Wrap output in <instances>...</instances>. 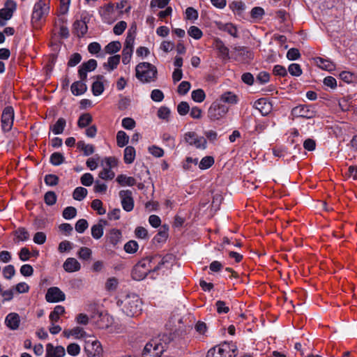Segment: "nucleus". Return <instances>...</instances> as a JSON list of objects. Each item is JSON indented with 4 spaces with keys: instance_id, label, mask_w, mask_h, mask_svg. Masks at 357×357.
I'll return each instance as SVG.
<instances>
[{
    "instance_id": "1",
    "label": "nucleus",
    "mask_w": 357,
    "mask_h": 357,
    "mask_svg": "<svg viewBox=\"0 0 357 357\" xmlns=\"http://www.w3.org/2000/svg\"><path fill=\"white\" fill-rule=\"evenodd\" d=\"M157 259V256H150L138 261L132 271V278L139 281L144 279L149 273L157 271L154 270Z\"/></svg>"
},
{
    "instance_id": "2",
    "label": "nucleus",
    "mask_w": 357,
    "mask_h": 357,
    "mask_svg": "<svg viewBox=\"0 0 357 357\" xmlns=\"http://www.w3.org/2000/svg\"><path fill=\"white\" fill-rule=\"evenodd\" d=\"M136 77L143 83L155 81L157 77V68L148 62H142L135 68Z\"/></svg>"
},
{
    "instance_id": "3",
    "label": "nucleus",
    "mask_w": 357,
    "mask_h": 357,
    "mask_svg": "<svg viewBox=\"0 0 357 357\" xmlns=\"http://www.w3.org/2000/svg\"><path fill=\"white\" fill-rule=\"evenodd\" d=\"M117 304L123 305V312L129 317L138 315L142 310L141 301L135 295L128 296L123 301H119Z\"/></svg>"
},
{
    "instance_id": "4",
    "label": "nucleus",
    "mask_w": 357,
    "mask_h": 357,
    "mask_svg": "<svg viewBox=\"0 0 357 357\" xmlns=\"http://www.w3.org/2000/svg\"><path fill=\"white\" fill-rule=\"evenodd\" d=\"M236 347L232 342H224L209 349L206 357H235Z\"/></svg>"
},
{
    "instance_id": "5",
    "label": "nucleus",
    "mask_w": 357,
    "mask_h": 357,
    "mask_svg": "<svg viewBox=\"0 0 357 357\" xmlns=\"http://www.w3.org/2000/svg\"><path fill=\"white\" fill-rule=\"evenodd\" d=\"M50 0H37L31 15L32 22H38L50 13Z\"/></svg>"
},
{
    "instance_id": "6",
    "label": "nucleus",
    "mask_w": 357,
    "mask_h": 357,
    "mask_svg": "<svg viewBox=\"0 0 357 357\" xmlns=\"http://www.w3.org/2000/svg\"><path fill=\"white\" fill-rule=\"evenodd\" d=\"M165 351L162 343L153 339L148 342L143 350V357H160L161 354Z\"/></svg>"
},
{
    "instance_id": "7",
    "label": "nucleus",
    "mask_w": 357,
    "mask_h": 357,
    "mask_svg": "<svg viewBox=\"0 0 357 357\" xmlns=\"http://www.w3.org/2000/svg\"><path fill=\"white\" fill-rule=\"evenodd\" d=\"M228 112V107L220 102H214L208 109V116L211 121L219 120Z\"/></svg>"
},
{
    "instance_id": "8",
    "label": "nucleus",
    "mask_w": 357,
    "mask_h": 357,
    "mask_svg": "<svg viewBox=\"0 0 357 357\" xmlns=\"http://www.w3.org/2000/svg\"><path fill=\"white\" fill-rule=\"evenodd\" d=\"M291 115L295 117L311 119L315 116L316 111L313 105H300L291 109Z\"/></svg>"
},
{
    "instance_id": "9",
    "label": "nucleus",
    "mask_w": 357,
    "mask_h": 357,
    "mask_svg": "<svg viewBox=\"0 0 357 357\" xmlns=\"http://www.w3.org/2000/svg\"><path fill=\"white\" fill-rule=\"evenodd\" d=\"M14 121V109L13 107L8 106L4 108L1 115V128L4 132H9L13 127Z\"/></svg>"
},
{
    "instance_id": "10",
    "label": "nucleus",
    "mask_w": 357,
    "mask_h": 357,
    "mask_svg": "<svg viewBox=\"0 0 357 357\" xmlns=\"http://www.w3.org/2000/svg\"><path fill=\"white\" fill-rule=\"evenodd\" d=\"M17 4L13 0H7L4 7L0 9V26L6 25V21L10 20L15 11Z\"/></svg>"
},
{
    "instance_id": "11",
    "label": "nucleus",
    "mask_w": 357,
    "mask_h": 357,
    "mask_svg": "<svg viewBox=\"0 0 357 357\" xmlns=\"http://www.w3.org/2000/svg\"><path fill=\"white\" fill-rule=\"evenodd\" d=\"M185 142L190 146H195L197 149H205L206 148V139L204 137H198L195 132H188L184 135Z\"/></svg>"
},
{
    "instance_id": "12",
    "label": "nucleus",
    "mask_w": 357,
    "mask_h": 357,
    "mask_svg": "<svg viewBox=\"0 0 357 357\" xmlns=\"http://www.w3.org/2000/svg\"><path fill=\"white\" fill-rule=\"evenodd\" d=\"M45 299L48 303H58L63 301L66 295L59 287H52L47 289Z\"/></svg>"
},
{
    "instance_id": "13",
    "label": "nucleus",
    "mask_w": 357,
    "mask_h": 357,
    "mask_svg": "<svg viewBox=\"0 0 357 357\" xmlns=\"http://www.w3.org/2000/svg\"><path fill=\"white\" fill-rule=\"evenodd\" d=\"M119 197L121 199V206L127 212L132 211L134 208V199L132 193L130 190H123L119 192Z\"/></svg>"
},
{
    "instance_id": "14",
    "label": "nucleus",
    "mask_w": 357,
    "mask_h": 357,
    "mask_svg": "<svg viewBox=\"0 0 357 357\" xmlns=\"http://www.w3.org/2000/svg\"><path fill=\"white\" fill-rule=\"evenodd\" d=\"M84 351L89 357H100L102 348L100 342L98 340L87 341L85 343Z\"/></svg>"
},
{
    "instance_id": "15",
    "label": "nucleus",
    "mask_w": 357,
    "mask_h": 357,
    "mask_svg": "<svg viewBox=\"0 0 357 357\" xmlns=\"http://www.w3.org/2000/svg\"><path fill=\"white\" fill-rule=\"evenodd\" d=\"M97 61L93 59H91L86 62H84L79 67L78 75L82 81H86L87 78V73L93 71L97 67Z\"/></svg>"
},
{
    "instance_id": "16",
    "label": "nucleus",
    "mask_w": 357,
    "mask_h": 357,
    "mask_svg": "<svg viewBox=\"0 0 357 357\" xmlns=\"http://www.w3.org/2000/svg\"><path fill=\"white\" fill-rule=\"evenodd\" d=\"M232 54L236 61H246L253 58L252 52L245 47L235 46L233 47Z\"/></svg>"
},
{
    "instance_id": "17",
    "label": "nucleus",
    "mask_w": 357,
    "mask_h": 357,
    "mask_svg": "<svg viewBox=\"0 0 357 357\" xmlns=\"http://www.w3.org/2000/svg\"><path fill=\"white\" fill-rule=\"evenodd\" d=\"M254 107L263 116L268 115L272 110V105L266 98H259L254 103Z\"/></svg>"
},
{
    "instance_id": "18",
    "label": "nucleus",
    "mask_w": 357,
    "mask_h": 357,
    "mask_svg": "<svg viewBox=\"0 0 357 357\" xmlns=\"http://www.w3.org/2000/svg\"><path fill=\"white\" fill-rule=\"evenodd\" d=\"M64 356L65 349L62 346L54 347L51 343L46 345L45 357H63Z\"/></svg>"
},
{
    "instance_id": "19",
    "label": "nucleus",
    "mask_w": 357,
    "mask_h": 357,
    "mask_svg": "<svg viewBox=\"0 0 357 357\" xmlns=\"http://www.w3.org/2000/svg\"><path fill=\"white\" fill-rule=\"evenodd\" d=\"M20 323V317L17 313H9L5 319V324L10 330H17Z\"/></svg>"
},
{
    "instance_id": "20",
    "label": "nucleus",
    "mask_w": 357,
    "mask_h": 357,
    "mask_svg": "<svg viewBox=\"0 0 357 357\" xmlns=\"http://www.w3.org/2000/svg\"><path fill=\"white\" fill-rule=\"evenodd\" d=\"M88 31L85 20H76L73 25V31L78 38L83 37Z\"/></svg>"
},
{
    "instance_id": "21",
    "label": "nucleus",
    "mask_w": 357,
    "mask_h": 357,
    "mask_svg": "<svg viewBox=\"0 0 357 357\" xmlns=\"http://www.w3.org/2000/svg\"><path fill=\"white\" fill-rule=\"evenodd\" d=\"M107 225V222L105 220H100L98 222L91 227V236L93 238L100 239L104 234V226Z\"/></svg>"
},
{
    "instance_id": "22",
    "label": "nucleus",
    "mask_w": 357,
    "mask_h": 357,
    "mask_svg": "<svg viewBox=\"0 0 357 357\" xmlns=\"http://www.w3.org/2000/svg\"><path fill=\"white\" fill-rule=\"evenodd\" d=\"M91 318L96 321V324L98 328H104L108 326V317L107 314L96 311L93 312Z\"/></svg>"
},
{
    "instance_id": "23",
    "label": "nucleus",
    "mask_w": 357,
    "mask_h": 357,
    "mask_svg": "<svg viewBox=\"0 0 357 357\" xmlns=\"http://www.w3.org/2000/svg\"><path fill=\"white\" fill-rule=\"evenodd\" d=\"M63 267L66 272L72 273L78 271L81 268V265L76 259L69 257L63 263Z\"/></svg>"
},
{
    "instance_id": "24",
    "label": "nucleus",
    "mask_w": 357,
    "mask_h": 357,
    "mask_svg": "<svg viewBox=\"0 0 357 357\" xmlns=\"http://www.w3.org/2000/svg\"><path fill=\"white\" fill-rule=\"evenodd\" d=\"M215 47L220 53V55L222 59H229V50L227 47H226L220 38H216L214 42Z\"/></svg>"
},
{
    "instance_id": "25",
    "label": "nucleus",
    "mask_w": 357,
    "mask_h": 357,
    "mask_svg": "<svg viewBox=\"0 0 357 357\" xmlns=\"http://www.w3.org/2000/svg\"><path fill=\"white\" fill-rule=\"evenodd\" d=\"M121 232L117 229H112L107 235V239L110 244L115 247L121 239Z\"/></svg>"
},
{
    "instance_id": "26",
    "label": "nucleus",
    "mask_w": 357,
    "mask_h": 357,
    "mask_svg": "<svg viewBox=\"0 0 357 357\" xmlns=\"http://www.w3.org/2000/svg\"><path fill=\"white\" fill-rule=\"evenodd\" d=\"M84 82V81L80 80L73 83L71 85V91L73 95L80 96L86 92L87 86Z\"/></svg>"
},
{
    "instance_id": "27",
    "label": "nucleus",
    "mask_w": 357,
    "mask_h": 357,
    "mask_svg": "<svg viewBox=\"0 0 357 357\" xmlns=\"http://www.w3.org/2000/svg\"><path fill=\"white\" fill-rule=\"evenodd\" d=\"M136 151L134 147L128 146L124 149L123 160L126 164H131L135 158Z\"/></svg>"
},
{
    "instance_id": "28",
    "label": "nucleus",
    "mask_w": 357,
    "mask_h": 357,
    "mask_svg": "<svg viewBox=\"0 0 357 357\" xmlns=\"http://www.w3.org/2000/svg\"><path fill=\"white\" fill-rule=\"evenodd\" d=\"M66 125V121L63 118H59L56 122L50 127V130L54 135L63 133Z\"/></svg>"
},
{
    "instance_id": "29",
    "label": "nucleus",
    "mask_w": 357,
    "mask_h": 357,
    "mask_svg": "<svg viewBox=\"0 0 357 357\" xmlns=\"http://www.w3.org/2000/svg\"><path fill=\"white\" fill-rule=\"evenodd\" d=\"M169 228L164 225L161 227L158 234L154 236L153 240L157 243H164L168 237Z\"/></svg>"
},
{
    "instance_id": "30",
    "label": "nucleus",
    "mask_w": 357,
    "mask_h": 357,
    "mask_svg": "<svg viewBox=\"0 0 357 357\" xmlns=\"http://www.w3.org/2000/svg\"><path fill=\"white\" fill-rule=\"evenodd\" d=\"M116 181L122 186H133L136 183V180L134 177L127 176L125 174H120L116 178Z\"/></svg>"
},
{
    "instance_id": "31",
    "label": "nucleus",
    "mask_w": 357,
    "mask_h": 357,
    "mask_svg": "<svg viewBox=\"0 0 357 357\" xmlns=\"http://www.w3.org/2000/svg\"><path fill=\"white\" fill-rule=\"evenodd\" d=\"M77 147L84 153V155L89 156L95 151L94 146L92 144H86L84 141H79L77 143Z\"/></svg>"
},
{
    "instance_id": "32",
    "label": "nucleus",
    "mask_w": 357,
    "mask_h": 357,
    "mask_svg": "<svg viewBox=\"0 0 357 357\" xmlns=\"http://www.w3.org/2000/svg\"><path fill=\"white\" fill-rule=\"evenodd\" d=\"M315 61L317 66L324 70L331 71L335 69V65L331 61L326 60L321 57H317Z\"/></svg>"
},
{
    "instance_id": "33",
    "label": "nucleus",
    "mask_w": 357,
    "mask_h": 357,
    "mask_svg": "<svg viewBox=\"0 0 357 357\" xmlns=\"http://www.w3.org/2000/svg\"><path fill=\"white\" fill-rule=\"evenodd\" d=\"M120 55H114L108 58L107 62L104 63V67L111 71L116 68L120 62Z\"/></svg>"
},
{
    "instance_id": "34",
    "label": "nucleus",
    "mask_w": 357,
    "mask_h": 357,
    "mask_svg": "<svg viewBox=\"0 0 357 357\" xmlns=\"http://www.w3.org/2000/svg\"><path fill=\"white\" fill-rule=\"evenodd\" d=\"M220 100L225 103L235 105L238 102V97L232 92L227 91L221 96Z\"/></svg>"
},
{
    "instance_id": "35",
    "label": "nucleus",
    "mask_w": 357,
    "mask_h": 357,
    "mask_svg": "<svg viewBox=\"0 0 357 357\" xmlns=\"http://www.w3.org/2000/svg\"><path fill=\"white\" fill-rule=\"evenodd\" d=\"M92 122V116L89 113L82 114L78 119L77 126L80 128H86Z\"/></svg>"
},
{
    "instance_id": "36",
    "label": "nucleus",
    "mask_w": 357,
    "mask_h": 357,
    "mask_svg": "<svg viewBox=\"0 0 357 357\" xmlns=\"http://www.w3.org/2000/svg\"><path fill=\"white\" fill-rule=\"evenodd\" d=\"M129 142L128 135L123 130H120L116 134V144L119 147L125 146Z\"/></svg>"
},
{
    "instance_id": "37",
    "label": "nucleus",
    "mask_w": 357,
    "mask_h": 357,
    "mask_svg": "<svg viewBox=\"0 0 357 357\" xmlns=\"http://www.w3.org/2000/svg\"><path fill=\"white\" fill-rule=\"evenodd\" d=\"M65 158L63 155L59 152L53 153L50 158V162L52 165L59 166L63 163Z\"/></svg>"
},
{
    "instance_id": "38",
    "label": "nucleus",
    "mask_w": 357,
    "mask_h": 357,
    "mask_svg": "<svg viewBox=\"0 0 357 357\" xmlns=\"http://www.w3.org/2000/svg\"><path fill=\"white\" fill-rule=\"evenodd\" d=\"M121 48V44L119 41H112L105 46V50L106 53L112 54L119 52Z\"/></svg>"
},
{
    "instance_id": "39",
    "label": "nucleus",
    "mask_w": 357,
    "mask_h": 357,
    "mask_svg": "<svg viewBox=\"0 0 357 357\" xmlns=\"http://www.w3.org/2000/svg\"><path fill=\"white\" fill-rule=\"evenodd\" d=\"M87 190L83 187L76 188L73 192V197L77 201L83 200L87 195Z\"/></svg>"
},
{
    "instance_id": "40",
    "label": "nucleus",
    "mask_w": 357,
    "mask_h": 357,
    "mask_svg": "<svg viewBox=\"0 0 357 357\" xmlns=\"http://www.w3.org/2000/svg\"><path fill=\"white\" fill-rule=\"evenodd\" d=\"M198 164V158H193L192 157H187L183 162V168L185 170L192 171L193 167H196Z\"/></svg>"
},
{
    "instance_id": "41",
    "label": "nucleus",
    "mask_w": 357,
    "mask_h": 357,
    "mask_svg": "<svg viewBox=\"0 0 357 357\" xmlns=\"http://www.w3.org/2000/svg\"><path fill=\"white\" fill-rule=\"evenodd\" d=\"M214 158L212 156L204 157L199 163V169L204 170L210 168L214 164Z\"/></svg>"
},
{
    "instance_id": "42",
    "label": "nucleus",
    "mask_w": 357,
    "mask_h": 357,
    "mask_svg": "<svg viewBox=\"0 0 357 357\" xmlns=\"http://www.w3.org/2000/svg\"><path fill=\"white\" fill-rule=\"evenodd\" d=\"M191 97L195 102H202L206 98V94L204 90L199 89L192 91Z\"/></svg>"
},
{
    "instance_id": "43",
    "label": "nucleus",
    "mask_w": 357,
    "mask_h": 357,
    "mask_svg": "<svg viewBox=\"0 0 357 357\" xmlns=\"http://www.w3.org/2000/svg\"><path fill=\"white\" fill-rule=\"evenodd\" d=\"M158 259L156 261V264L154 266V270H159L162 266L165 265L166 263L170 262L173 259V256L172 255H167L164 256L162 258L160 257H158Z\"/></svg>"
},
{
    "instance_id": "44",
    "label": "nucleus",
    "mask_w": 357,
    "mask_h": 357,
    "mask_svg": "<svg viewBox=\"0 0 357 357\" xmlns=\"http://www.w3.org/2000/svg\"><path fill=\"white\" fill-rule=\"evenodd\" d=\"M91 91L95 96H100L104 91V85L102 82L97 80L92 84Z\"/></svg>"
},
{
    "instance_id": "45",
    "label": "nucleus",
    "mask_w": 357,
    "mask_h": 357,
    "mask_svg": "<svg viewBox=\"0 0 357 357\" xmlns=\"http://www.w3.org/2000/svg\"><path fill=\"white\" fill-rule=\"evenodd\" d=\"M221 29L234 38H237L238 36L237 28L231 23H227L224 24Z\"/></svg>"
},
{
    "instance_id": "46",
    "label": "nucleus",
    "mask_w": 357,
    "mask_h": 357,
    "mask_svg": "<svg viewBox=\"0 0 357 357\" xmlns=\"http://www.w3.org/2000/svg\"><path fill=\"white\" fill-rule=\"evenodd\" d=\"M56 195L53 191H48L45 194L44 201L45 203L48 206L54 205L56 202Z\"/></svg>"
},
{
    "instance_id": "47",
    "label": "nucleus",
    "mask_w": 357,
    "mask_h": 357,
    "mask_svg": "<svg viewBox=\"0 0 357 357\" xmlns=\"http://www.w3.org/2000/svg\"><path fill=\"white\" fill-rule=\"evenodd\" d=\"M91 206L99 215H103L106 213V210L102 207V202L98 199L93 200Z\"/></svg>"
},
{
    "instance_id": "48",
    "label": "nucleus",
    "mask_w": 357,
    "mask_h": 357,
    "mask_svg": "<svg viewBox=\"0 0 357 357\" xmlns=\"http://www.w3.org/2000/svg\"><path fill=\"white\" fill-rule=\"evenodd\" d=\"M15 235L22 241H27L30 237L29 233L24 227H19L15 231Z\"/></svg>"
},
{
    "instance_id": "49",
    "label": "nucleus",
    "mask_w": 357,
    "mask_h": 357,
    "mask_svg": "<svg viewBox=\"0 0 357 357\" xmlns=\"http://www.w3.org/2000/svg\"><path fill=\"white\" fill-rule=\"evenodd\" d=\"M189 36H190L192 38H193L195 40L200 39L202 36L203 33L202 30L195 26H191L188 31Z\"/></svg>"
},
{
    "instance_id": "50",
    "label": "nucleus",
    "mask_w": 357,
    "mask_h": 357,
    "mask_svg": "<svg viewBox=\"0 0 357 357\" xmlns=\"http://www.w3.org/2000/svg\"><path fill=\"white\" fill-rule=\"evenodd\" d=\"M138 243L135 241H129L124 245V250L127 253L133 254L138 250Z\"/></svg>"
},
{
    "instance_id": "51",
    "label": "nucleus",
    "mask_w": 357,
    "mask_h": 357,
    "mask_svg": "<svg viewBox=\"0 0 357 357\" xmlns=\"http://www.w3.org/2000/svg\"><path fill=\"white\" fill-rule=\"evenodd\" d=\"M59 181V177L55 174H47L45 176L44 181L47 185L55 186L58 184Z\"/></svg>"
},
{
    "instance_id": "52",
    "label": "nucleus",
    "mask_w": 357,
    "mask_h": 357,
    "mask_svg": "<svg viewBox=\"0 0 357 357\" xmlns=\"http://www.w3.org/2000/svg\"><path fill=\"white\" fill-rule=\"evenodd\" d=\"M135 38V31L133 32H131V29H130L127 33V36H126L125 44H124V47H127V48L133 50Z\"/></svg>"
},
{
    "instance_id": "53",
    "label": "nucleus",
    "mask_w": 357,
    "mask_h": 357,
    "mask_svg": "<svg viewBox=\"0 0 357 357\" xmlns=\"http://www.w3.org/2000/svg\"><path fill=\"white\" fill-rule=\"evenodd\" d=\"M264 10L261 7H254L250 11V16L255 20H261L264 15Z\"/></svg>"
},
{
    "instance_id": "54",
    "label": "nucleus",
    "mask_w": 357,
    "mask_h": 357,
    "mask_svg": "<svg viewBox=\"0 0 357 357\" xmlns=\"http://www.w3.org/2000/svg\"><path fill=\"white\" fill-rule=\"evenodd\" d=\"M92 255V251L86 247H82L78 252V257L83 260H89Z\"/></svg>"
},
{
    "instance_id": "55",
    "label": "nucleus",
    "mask_w": 357,
    "mask_h": 357,
    "mask_svg": "<svg viewBox=\"0 0 357 357\" xmlns=\"http://www.w3.org/2000/svg\"><path fill=\"white\" fill-rule=\"evenodd\" d=\"M77 215V210L73 206H68L63 211V217L66 220L75 218Z\"/></svg>"
},
{
    "instance_id": "56",
    "label": "nucleus",
    "mask_w": 357,
    "mask_h": 357,
    "mask_svg": "<svg viewBox=\"0 0 357 357\" xmlns=\"http://www.w3.org/2000/svg\"><path fill=\"white\" fill-rule=\"evenodd\" d=\"M288 71L292 76L298 77L302 74L301 66L298 63H291L289 66Z\"/></svg>"
},
{
    "instance_id": "57",
    "label": "nucleus",
    "mask_w": 357,
    "mask_h": 357,
    "mask_svg": "<svg viewBox=\"0 0 357 357\" xmlns=\"http://www.w3.org/2000/svg\"><path fill=\"white\" fill-rule=\"evenodd\" d=\"M170 116V109L165 106L160 107L158 110V116L160 119L165 120L167 121H169V118Z\"/></svg>"
},
{
    "instance_id": "58",
    "label": "nucleus",
    "mask_w": 357,
    "mask_h": 357,
    "mask_svg": "<svg viewBox=\"0 0 357 357\" xmlns=\"http://www.w3.org/2000/svg\"><path fill=\"white\" fill-rule=\"evenodd\" d=\"M132 52L133 50L123 47L122 51V62L123 64L126 65L130 63Z\"/></svg>"
},
{
    "instance_id": "59",
    "label": "nucleus",
    "mask_w": 357,
    "mask_h": 357,
    "mask_svg": "<svg viewBox=\"0 0 357 357\" xmlns=\"http://www.w3.org/2000/svg\"><path fill=\"white\" fill-rule=\"evenodd\" d=\"M89 224L86 220L79 219L75 224V229L78 233H83L87 228Z\"/></svg>"
},
{
    "instance_id": "60",
    "label": "nucleus",
    "mask_w": 357,
    "mask_h": 357,
    "mask_svg": "<svg viewBox=\"0 0 357 357\" xmlns=\"http://www.w3.org/2000/svg\"><path fill=\"white\" fill-rule=\"evenodd\" d=\"M190 111V106L187 102L182 101L177 106V112L181 116L186 115Z\"/></svg>"
},
{
    "instance_id": "61",
    "label": "nucleus",
    "mask_w": 357,
    "mask_h": 357,
    "mask_svg": "<svg viewBox=\"0 0 357 357\" xmlns=\"http://www.w3.org/2000/svg\"><path fill=\"white\" fill-rule=\"evenodd\" d=\"M80 181L83 185L90 186L93 183V176L90 173H85L81 176Z\"/></svg>"
},
{
    "instance_id": "62",
    "label": "nucleus",
    "mask_w": 357,
    "mask_h": 357,
    "mask_svg": "<svg viewBox=\"0 0 357 357\" xmlns=\"http://www.w3.org/2000/svg\"><path fill=\"white\" fill-rule=\"evenodd\" d=\"M99 177L104 180H112L114 177V172L110 169L104 168L99 173Z\"/></svg>"
},
{
    "instance_id": "63",
    "label": "nucleus",
    "mask_w": 357,
    "mask_h": 357,
    "mask_svg": "<svg viewBox=\"0 0 357 357\" xmlns=\"http://www.w3.org/2000/svg\"><path fill=\"white\" fill-rule=\"evenodd\" d=\"M15 273L14 266L8 265L3 269V275L6 279H11Z\"/></svg>"
},
{
    "instance_id": "64",
    "label": "nucleus",
    "mask_w": 357,
    "mask_h": 357,
    "mask_svg": "<svg viewBox=\"0 0 357 357\" xmlns=\"http://www.w3.org/2000/svg\"><path fill=\"white\" fill-rule=\"evenodd\" d=\"M67 352L70 356H77L80 352V347L76 343H71L67 347Z\"/></svg>"
}]
</instances>
